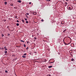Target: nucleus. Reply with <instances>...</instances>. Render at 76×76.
<instances>
[{
	"label": "nucleus",
	"instance_id": "b1692460",
	"mask_svg": "<svg viewBox=\"0 0 76 76\" xmlns=\"http://www.w3.org/2000/svg\"><path fill=\"white\" fill-rule=\"evenodd\" d=\"M64 39H65V38H64L63 39V42H64Z\"/></svg>",
	"mask_w": 76,
	"mask_h": 76
},
{
	"label": "nucleus",
	"instance_id": "603ef678",
	"mask_svg": "<svg viewBox=\"0 0 76 76\" xmlns=\"http://www.w3.org/2000/svg\"><path fill=\"white\" fill-rule=\"evenodd\" d=\"M51 63H52V62H51Z\"/></svg>",
	"mask_w": 76,
	"mask_h": 76
},
{
	"label": "nucleus",
	"instance_id": "864d4df0",
	"mask_svg": "<svg viewBox=\"0 0 76 76\" xmlns=\"http://www.w3.org/2000/svg\"><path fill=\"white\" fill-rule=\"evenodd\" d=\"M64 1V0H63Z\"/></svg>",
	"mask_w": 76,
	"mask_h": 76
},
{
	"label": "nucleus",
	"instance_id": "f3484780",
	"mask_svg": "<svg viewBox=\"0 0 76 76\" xmlns=\"http://www.w3.org/2000/svg\"><path fill=\"white\" fill-rule=\"evenodd\" d=\"M44 61L45 62L47 61V60L46 59H44Z\"/></svg>",
	"mask_w": 76,
	"mask_h": 76
},
{
	"label": "nucleus",
	"instance_id": "f8f14e48",
	"mask_svg": "<svg viewBox=\"0 0 76 76\" xmlns=\"http://www.w3.org/2000/svg\"><path fill=\"white\" fill-rule=\"evenodd\" d=\"M22 57H23V58H26V56H23Z\"/></svg>",
	"mask_w": 76,
	"mask_h": 76
},
{
	"label": "nucleus",
	"instance_id": "dca6fc26",
	"mask_svg": "<svg viewBox=\"0 0 76 76\" xmlns=\"http://www.w3.org/2000/svg\"><path fill=\"white\" fill-rule=\"evenodd\" d=\"M27 54H26V53H25L23 55V56H26Z\"/></svg>",
	"mask_w": 76,
	"mask_h": 76
},
{
	"label": "nucleus",
	"instance_id": "c85d7f7f",
	"mask_svg": "<svg viewBox=\"0 0 76 76\" xmlns=\"http://www.w3.org/2000/svg\"><path fill=\"white\" fill-rule=\"evenodd\" d=\"M34 39H37V38H36V37H34Z\"/></svg>",
	"mask_w": 76,
	"mask_h": 76
},
{
	"label": "nucleus",
	"instance_id": "2eb2a0df",
	"mask_svg": "<svg viewBox=\"0 0 76 76\" xmlns=\"http://www.w3.org/2000/svg\"><path fill=\"white\" fill-rule=\"evenodd\" d=\"M5 72L6 73H8V72H7V70H6L5 71Z\"/></svg>",
	"mask_w": 76,
	"mask_h": 76
},
{
	"label": "nucleus",
	"instance_id": "4468645a",
	"mask_svg": "<svg viewBox=\"0 0 76 76\" xmlns=\"http://www.w3.org/2000/svg\"><path fill=\"white\" fill-rule=\"evenodd\" d=\"M29 54H30V55H32V52L30 53H29Z\"/></svg>",
	"mask_w": 76,
	"mask_h": 76
},
{
	"label": "nucleus",
	"instance_id": "ea45409f",
	"mask_svg": "<svg viewBox=\"0 0 76 76\" xmlns=\"http://www.w3.org/2000/svg\"><path fill=\"white\" fill-rule=\"evenodd\" d=\"M27 44H29V42H27Z\"/></svg>",
	"mask_w": 76,
	"mask_h": 76
},
{
	"label": "nucleus",
	"instance_id": "6ab92c4d",
	"mask_svg": "<svg viewBox=\"0 0 76 76\" xmlns=\"http://www.w3.org/2000/svg\"><path fill=\"white\" fill-rule=\"evenodd\" d=\"M12 57H14V56H15V54H13L12 55Z\"/></svg>",
	"mask_w": 76,
	"mask_h": 76
},
{
	"label": "nucleus",
	"instance_id": "58836bf2",
	"mask_svg": "<svg viewBox=\"0 0 76 76\" xmlns=\"http://www.w3.org/2000/svg\"><path fill=\"white\" fill-rule=\"evenodd\" d=\"M48 76H51V75H50V74H49V75H48Z\"/></svg>",
	"mask_w": 76,
	"mask_h": 76
},
{
	"label": "nucleus",
	"instance_id": "c756f323",
	"mask_svg": "<svg viewBox=\"0 0 76 76\" xmlns=\"http://www.w3.org/2000/svg\"><path fill=\"white\" fill-rule=\"evenodd\" d=\"M29 48V47H27V48H26V50H28Z\"/></svg>",
	"mask_w": 76,
	"mask_h": 76
},
{
	"label": "nucleus",
	"instance_id": "423d86ee",
	"mask_svg": "<svg viewBox=\"0 0 76 76\" xmlns=\"http://www.w3.org/2000/svg\"><path fill=\"white\" fill-rule=\"evenodd\" d=\"M4 4L5 5H7V2H4Z\"/></svg>",
	"mask_w": 76,
	"mask_h": 76
},
{
	"label": "nucleus",
	"instance_id": "393cba45",
	"mask_svg": "<svg viewBox=\"0 0 76 76\" xmlns=\"http://www.w3.org/2000/svg\"><path fill=\"white\" fill-rule=\"evenodd\" d=\"M7 52L6 51H4L5 53H7Z\"/></svg>",
	"mask_w": 76,
	"mask_h": 76
},
{
	"label": "nucleus",
	"instance_id": "a18cd8bd",
	"mask_svg": "<svg viewBox=\"0 0 76 76\" xmlns=\"http://www.w3.org/2000/svg\"><path fill=\"white\" fill-rule=\"evenodd\" d=\"M62 22H64V21H62Z\"/></svg>",
	"mask_w": 76,
	"mask_h": 76
},
{
	"label": "nucleus",
	"instance_id": "a878e982",
	"mask_svg": "<svg viewBox=\"0 0 76 76\" xmlns=\"http://www.w3.org/2000/svg\"><path fill=\"white\" fill-rule=\"evenodd\" d=\"M17 18V16H15V18Z\"/></svg>",
	"mask_w": 76,
	"mask_h": 76
},
{
	"label": "nucleus",
	"instance_id": "e433bc0d",
	"mask_svg": "<svg viewBox=\"0 0 76 76\" xmlns=\"http://www.w3.org/2000/svg\"><path fill=\"white\" fill-rule=\"evenodd\" d=\"M31 4V2H30L29 3V4Z\"/></svg>",
	"mask_w": 76,
	"mask_h": 76
},
{
	"label": "nucleus",
	"instance_id": "aec40b11",
	"mask_svg": "<svg viewBox=\"0 0 76 76\" xmlns=\"http://www.w3.org/2000/svg\"><path fill=\"white\" fill-rule=\"evenodd\" d=\"M26 23H28V21H26Z\"/></svg>",
	"mask_w": 76,
	"mask_h": 76
},
{
	"label": "nucleus",
	"instance_id": "7c9ffc66",
	"mask_svg": "<svg viewBox=\"0 0 76 76\" xmlns=\"http://www.w3.org/2000/svg\"><path fill=\"white\" fill-rule=\"evenodd\" d=\"M24 47H26V45H25L24 44Z\"/></svg>",
	"mask_w": 76,
	"mask_h": 76
},
{
	"label": "nucleus",
	"instance_id": "72a5a7b5",
	"mask_svg": "<svg viewBox=\"0 0 76 76\" xmlns=\"http://www.w3.org/2000/svg\"><path fill=\"white\" fill-rule=\"evenodd\" d=\"M25 20H27V19H26V18H25Z\"/></svg>",
	"mask_w": 76,
	"mask_h": 76
},
{
	"label": "nucleus",
	"instance_id": "ddd939ff",
	"mask_svg": "<svg viewBox=\"0 0 76 76\" xmlns=\"http://www.w3.org/2000/svg\"><path fill=\"white\" fill-rule=\"evenodd\" d=\"M16 25L17 26H19V24L18 23H17L16 24Z\"/></svg>",
	"mask_w": 76,
	"mask_h": 76
},
{
	"label": "nucleus",
	"instance_id": "20e7f679",
	"mask_svg": "<svg viewBox=\"0 0 76 76\" xmlns=\"http://www.w3.org/2000/svg\"><path fill=\"white\" fill-rule=\"evenodd\" d=\"M67 29H66L65 30H64L63 31V32L64 33L65 32H66V31Z\"/></svg>",
	"mask_w": 76,
	"mask_h": 76
},
{
	"label": "nucleus",
	"instance_id": "5701e85b",
	"mask_svg": "<svg viewBox=\"0 0 76 76\" xmlns=\"http://www.w3.org/2000/svg\"><path fill=\"white\" fill-rule=\"evenodd\" d=\"M26 14L27 15H29V13H26Z\"/></svg>",
	"mask_w": 76,
	"mask_h": 76
},
{
	"label": "nucleus",
	"instance_id": "a211bd4d",
	"mask_svg": "<svg viewBox=\"0 0 76 76\" xmlns=\"http://www.w3.org/2000/svg\"><path fill=\"white\" fill-rule=\"evenodd\" d=\"M22 21L23 22H25V21H24V20H22Z\"/></svg>",
	"mask_w": 76,
	"mask_h": 76
},
{
	"label": "nucleus",
	"instance_id": "37998d69",
	"mask_svg": "<svg viewBox=\"0 0 76 76\" xmlns=\"http://www.w3.org/2000/svg\"><path fill=\"white\" fill-rule=\"evenodd\" d=\"M66 0V1H68L69 0Z\"/></svg>",
	"mask_w": 76,
	"mask_h": 76
},
{
	"label": "nucleus",
	"instance_id": "f257e3e1",
	"mask_svg": "<svg viewBox=\"0 0 76 76\" xmlns=\"http://www.w3.org/2000/svg\"><path fill=\"white\" fill-rule=\"evenodd\" d=\"M37 13L36 12H33V15H37Z\"/></svg>",
	"mask_w": 76,
	"mask_h": 76
},
{
	"label": "nucleus",
	"instance_id": "a19ab883",
	"mask_svg": "<svg viewBox=\"0 0 76 76\" xmlns=\"http://www.w3.org/2000/svg\"><path fill=\"white\" fill-rule=\"evenodd\" d=\"M32 37H34V35H32Z\"/></svg>",
	"mask_w": 76,
	"mask_h": 76
},
{
	"label": "nucleus",
	"instance_id": "f704fd0d",
	"mask_svg": "<svg viewBox=\"0 0 76 76\" xmlns=\"http://www.w3.org/2000/svg\"><path fill=\"white\" fill-rule=\"evenodd\" d=\"M41 21H42V22H43V21H44V20L43 19Z\"/></svg>",
	"mask_w": 76,
	"mask_h": 76
},
{
	"label": "nucleus",
	"instance_id": "79ce46f5",
	"mask_svg": "<svg viewBox=\"0 0 76 76\" xmlns=\"http://www.w3.org/2000/svg\"><path fill=\"white\" fill-rule=\"evenodd\" d=\"M5 1H7V0H4Z\"/></svg>",
	"mask_w": 76,
	"mask_h": 76
},
{
	"label": "nucleus",
	"instance_id": "2f4dec72",
	"mask_svg": "<svg viewBox=\"0 0 76 76\" xmlns=\"http://www.w3.org/2000/svg\"><path fill=\"white\" fill-rule=\"evenodd\" d=\"M7 28H10V27L9 26H8L7 27Z\"/></svg>",
	"mask_w": 76,
	"mask_h": 76
},
{
	"label": "nucleus",
	"instance_id": "9d476101",
	"mask_svg": "<svg viewBox=\"0 0 76 76\" xmlns=\"http://www.w3.org/2000/svg\"><path fill=\"white\" fill-rule=\"evenodd\" d=\"M53 67V66H48V68H51V67Z\"/></svg>",
	"mask_w": 76,
	"mask_h": 76
},
{
	"label": "nucleus",
	"instance_id": "3c124183",
	"mask_svg": "<svg viewBox=\"0 0 76 76\" xmlns=\"http://www.w3.org/2000/svg\"><path fill=\"white\" fill-rule=\"evenodd\" d=\"M10 1H12V0H10Z\"/></svg>",
	"mask_w": 76,
	"mask_h": 76
},
{
	"label": "nucleus",
	"instance_id": "473e14b6",
	"mask_svg": "<svg viewBox=\"0 0 76 76\" xmlns=\"http://www.w3.org/2000/svg\"><path fill=\"white\" fill-rule=\"evenodd\" d=\"M69 9H71V7H69Z\"/></svg>",
	"mask_w": 76,
	"mask_h": 76
},
{
	"label": "nucleus",
	"instance_id": "9b49d317",
	"mask_svg": "<svg viewBox=\"0 0 76 76\" xmlns=\"http://www.w3.org/2000/svg\"><path fill=\"white\" fill-rule=\"evenodd\" d=\"M20 41L21 42H25V41H23V40H21Z\"/></svg>",
	"mask_w": 76,
	"mask_h": 76
},
{
	"label": "nucleus",
	"instance_id": "6e6552de",
	"mask_svg": "<svg viewBox=\"0 0 76 76\" xmlns=\"http://www.w3.org/2000/svg\"><path fill=\"white\" fill-rule=\"evenodd\" d=\"M71 45H73L72 46H71V47H73V46H74L75 45H74V44H73V43H72V44H71Z\"/></svg>",
	"mask_w": 76,
	"mask_h": 76
},
{
	"label": "nucleus",
	"instance_id": "cd10ccee",
	"mask_svg": "<svg viewBox=\"0 0 76 76\" xmlns=\"http://www.w3.org/2000/svg\"><path fill=\"white\" fill-rule=\"evenodd\" d=\"M71 60H72V61H74V59H71Z\"/></svg>",
	"mask_w": 76,
	"mask_h": 76
},
{
	"label": "nucleus",
	"instance_id": "c03bdc74",
	"mask_svg": "<svg viewBox=\"0 0 76 76\" xmlns=\"http://www.w3.org/2000/svg\"><path fill=\"white\" fill-rule=\"evenodd\" d=\"M2 50H3V48H2Z\"/></svg>",
	"mask_w": 76,
	"mask_h": 76
},
{
	"label": "nucleus",
	"instance_id": "de8ad7c7",
	"mask_svg": "<svg viewBox=\"0 0 76 76\" xmlns=\"http://www.w3.org/2000/svg\"><path fill=\"white\" fill-rule=\"evenodd\" d=\"M34 53H37V52H34Z\"/></svg>",
	"mask_w": 76,
	"mask_h": 76
},
{
	"label": "nucleus",
	"instance_id": "412c9836",
	"mask_svg": "<svg viewBox=\"0 0 76 76\" xmlns=\"http://www.w3.org/2000/svg\"><path fill=\"white\" fill-rule=\"evenodd\" d=\"M17 22H18V23H19V20H17Z\"/></svg>",
	"mask_w": 76,
	"mask_h": 76
},
{
	"label": "nucleus",
	"instance_id": "39448f33",
	"mask_svg": "<svg viewBox=\"0 0 76 76\" xmlns=\"http://www.w3.org/2000/svg\"><path fill=\"white\" fill-rule=\"evenodd\" d=\"M18 2H19V3H21V1L20 0L18 1Z\"/></svg>",
	"mask_w": 76,
	"mask_h": 76
},
{
	"label": "nucleus",
	"instance_id": "8fccbe9b",
	"mask_svg": "<svg viewBox=\"0 0 76 76\" xmlns=\"http://www.w3.org/2000/svg\"><path fill=\"white\" fill-rule=\"evenodd\" d=\"M69 37V38H70V37Z\"/></svg>",
	"mask_w": 76,
	"mask_h": 76
},
{
	"label": "nucleus",
	"instance_id": "c9c22d12",
	"mask_svg": "<svg viewBox=\"0 0 76 76\" xmlns=\"http://www.w3.org/2000/svg\"><path fill=\"white\" fill-rule=\"evenodd\" d=\"M10 35V34H8V36H9Z\"/></svg>",
	"mask_w": 76,
	"mask_h": 76
},
{
	"label": "nucleus",
	"instance_id": "4c0bfd02",
	"mask_svg": "<svg viewBox=\"0 0 76 76\" xmlns=\"http://www.w3.org/2000/svg\"><path fill=\"white\" fill-rule=\"evenodd\" d=\"M4 22H6V20H4Z\"/></svg>",
	"mask_w": 76,
	"mask_h": 76
},
{
	"label": "nucleus",
	"instance_id": "f03ea898",
	"mask_svg": "<svg viewBox=\"0 0 76 76\" xmlns=\"http://www.w3.org/2000/svg\"><path fill=\"white\" fill-rule=\"evenodd\" d=\"M4 49H5V51H7V48L6 47H4Z\"/></svg>",
	"mask_w": 76,
	"mask_h": 76
},
{
	"label": "nucleus",
	"instance_id": "4be33fe9",
	"mask_svg": "<svg viewBox=\"0 0 76 76\" xmlns=\"http://www.w3.org/2000/svg\"><path fill=\"white\" fill-rule=\"evenodd\" d=\"M2 37H3V36H4V34H1Z\"/></svg>",
	"mask_w": 76,
	"mask_h": 76
},
{
	"label": "nucleus",
	"instance_id": "09e8293b",
	"mask_svg": "<svg viewBox=\"0 0 76 76\" xmlns=\"http://www.w3.org/2000/svg\"><path fill=\"white\" fill-rule=\"evenodd\" d=\"M61 24H63V23H61Z\"/></svg>",
	"mask_w": 76,
	"mask_h": 76
},
{
	"label": "nucleus",
	"instance_id": "1a4fd4ad",
	"mask_svg": "<svg viewBox=\"0 0 76 76\" xmlns=\"http://www.w3.org/2000/svg\"><path fill=\"white\" fill-rule=\"evenodd\" d=\"M10 6H13V4L12 3H11L10 4Z\"/></svg>",
	"mask_w": 76,
	"mask_h": 76
},
{
	"label": "nucleus",
	"instance_id": "49530a36",
	"mask_svg": "<svg viewBox=\"0 0 76 76\" xmlns=\"http://www.w3.org/2000/svg\"><path fill=\"white\" fill-rule=\"evenodd\" d=\"M49 1H51V0H49Z\"/></svg>",
	"mask_w": 76,
	"mask_h": 76
},
{
	"label": "nucleus",
	"instance_id": "7ed1b4c3",
	"mask_svg": "<svg viewBox=\"0 0 76 76\" xmlns=\"http://www.w3.org/2000/svg\"><path fill=\"white\" fill-rule=\"evenodd\" d=\"M67 5V2L65 3V6H66Z\"/></svg>",
	"mask_w": 76,
	"mask_h": 76
},
{
	"label": "nucleus",
	"instance_id": "bb28decb",
	"mask_svg": "<svg viewBox=\"0 0 76 76\" xmlns=\"http://www.w3.org/2000/svg\"><path fill=\"white\" fill-rule=\"evenodd\" d=\"M64 44H65V45H67V44H66V43H65V42H64Z\"/></svg>",
	"mask_w": 76,
	"mask_h": 76
},
{
	"label": "nucleus",
	"instance_id": "0eeeda50",
	"mask_svg": "<svg viewBox=\"0 0 76 76\" xmlns=\"http://www.w3.org/2000/svg\"><path fill=\"white\" fill-rule=\"evenodd\" d=\"M14 9H18V7H14Z\"/></svg>",
	"mask_w": 76,
	"mask_h": 76
}]
</instances>
